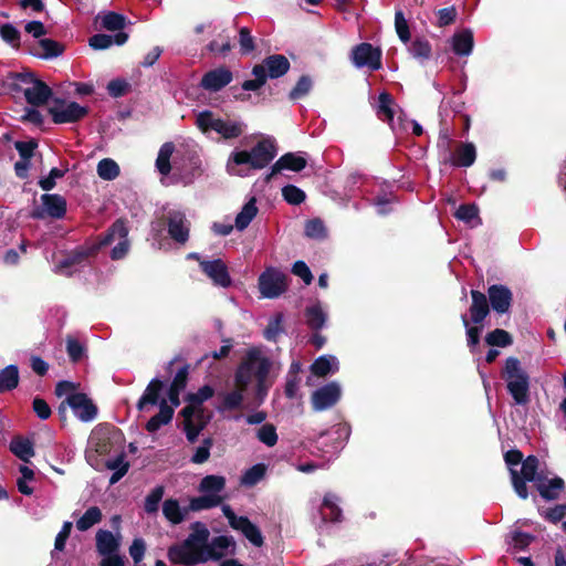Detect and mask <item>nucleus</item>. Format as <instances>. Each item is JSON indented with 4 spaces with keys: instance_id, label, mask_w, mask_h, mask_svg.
I'll return each mask as SVG.
<instances>
[{
    "instance_id": "nucleus-17",
    "label": "nucleus",
    "mask_w": 566,
    "mask_h": 566,
    "mask_svg": "<svg viewBox=\"0 0 566 566\" xmlns=\"http://www.w3.org/2000/svg\"><path fill=\"white\" fill-rule=\"evenodd\" d=\"M350 60L358 69L369 67L376 71L381 67V51L370 43H360L353 48Z\"/></svg>"
},
{
    "instance_id": "nucleus-50",
    "label": "nucleus",
    "mask_w": 566,
    "mask_h": 566,
    "mask_svg": "<svg viewBox=\"0 0 566 566\" xmlns=\"http://www.w3.org/2000/svg\"><path fill=\"white\" fill-rule=\"evenodd\" d=\"M283 314H275L269 322L268 327L264 329V337L270 342H275L283 333Z\"/></svg>"
},
{
    "instance_id": "nucleus-12",
    "label": "nucleus",
    "mask_w": 566,
    "mask_h": 566,
    "mask_svg": "<svg viewBox=\"0 0 566 566\" xmlns=\"http://www.w3.org/2000/svg\"><path fill=\"white\" fill-rule=\"evenodd\" d=\"M96 243L98 249L101 247L115 243L111 252V258L113 260H120L125 258L130 247L128 240V229L125 222L123 220L115 221L107 233Z\"/></svg>"
},
{
    "instance_id": "nucleus-36",
    "label": "nucleus",
    "mask_w": 566,
    "mask_h": 566,
    "mask_svg": "<svg viewBox=\"0 0 566 566\" xmlns=\"http://www.w3.org/2000/svg\"><path fill=\"white\" fill-rule=\"evenodd\" d=\"M10 451L24 462H28L34 455L32 442L22 437H15L12 439L10 442Z\"/></svg>"
},
{
    "instance_id": "nucleus-43",
    "label": "nucleus",
    "mask_w": 566,
    "mask_h": 566,
    "mask_svg": "<svg viewBox=\"0 0 566 566\" xmlns=\"http://www.w3.org/2000/svg\"><path fill=\"white\" fill-rule=\"evenodd\" d=\"M77 388H78V384L76 382H72V381H67V380H62V381H59L56 384V387H55V395L57 397H65V401H63L60 407H59V413H64L65 412V408L66 406L69 405V398L73 395H78L80 392L77 391Z\"/></svg>"
},
{
    "instance_id": "nucleus-48",
    "label": "nucleus",
    "mask_w": 566,
    "mask_h": 566,
    "mask_svg": "<svg viewBox=\"0 0 566 566\" xmlns=\"http://www.w3.org/2000/svg\"><path fill=\"white\" fill-rule=\"evenodd\" d=\"M101 23L103 28L109 31L123 32L122 30L125 27L126 19L124 15L118 14L116 12H107L101 17Z\"/></svg>"
},
{
    "instance_id": "nucleus-24",
    "label": "nucleus",
    "mask_w": 566,
    "mask_h": 566,
    "mask_svg": "<svg viewBox=\"0 0 566 566\" xmlns=\"http://www.w3.org/2000/svg\"><path fill=\"white\" fill-rule=\"evenodd\" d=\"M254 66L262 69L263 75H266V80L279 78L289 72L290 62L282 54H273L265 57L261 64H256Z\"/></svg>"
},
{
    "instance_id": "nucleus-21",
    "label": "nucleus",
    "mask_w": 566,
    "mask_h": 566,
    "mask_svg": "<svg viewBox=\"0 0 566 566\" xmlns=\"http://www.w3.org/2000/svg\"><path fill=\"white\" fill-rule=\"evenodd\" d=\"M67 407L72 409L74 416L82 422L93 421L97 416V407L83 392L71 396Z\"/></svg>"
},
{
    "instance_id": "nucleus-18",
    "label": "nucleus",
    "mask_w": 566,
    "mask_h": 566,
    "mask_svg": "<svg viewBox=\"0 0 566 566\" xmlns=\"http://www.w3.org/2000/svg\"><path fill=\"white\" fill-rule=\"evenodd\" d=\"M237 543L232 536L220 535L208 542L206 551L202 554V563L208 560H220L228 555H234Z\"/></svg>"
},
{
    "instance_id": "nucleus-51",
    "label": "nucleus",
    "mask_w": 566,
    "mask_h": 566,
    "mask_svg": "<svg viewBox=\"0 0 566 566\" xmlns=\"http://www.w3.org/2000/svg\"><path fill=\"white\" fill-rule=\"evenodd\" d=\"M256 438L266 447H274L277 442L276 429L271 423L261 426L256 431Z\"/></svg>"
},
{
    "instance_id": "nucleus-27",
    "label": "nucleus",
    "mask_w": 566,
    "mask_h": 566,
    "mask_svg": "<svg viewBox=\"0 0 566 566\" xmlns=\"http://www.w3.org/2000/svg\"><path fill=\"white\" fill-rule=\"evenodd\" d=\"M163 388V382L154 378L148 386L146 387L144 394L139 398L137 402V409L139 411H147L149 409V406H159V402L161 399H159V395Z\"/></svg>"
},
{
    "instance_id": "nucleus-16",
    "label": "nucleus",
    "mask_w": 566,
    "mask_h": 566,
    "mask_svg": "<svg viewBox=\"0 0 566 566\" xmlns=\"http://www.w3.org/2000/svg\"><path fill=\"white\" fill-rule=\"evenodd\" d=\"M286 289V275L275 268H268L259 277L260 293L266 298H275Z\"/></svg>"
},
{
    "instance_id": "nucleus-53",
    "label": "nucleus",
    "mask_w": 566,
    "mask_h": 566,
    "mask_svg": "<svg viewBox=\"0 0 566 566\" xmlns=\"http://www.w3.org/2000/svg\"><path fill=\"white\" fill-rule=\"evenodd\" d=\"M66 352L73 363L80 361L85 355V347L75 337L69 335L66 337Z\"/></svg>"
},
{
    "instance_id": "nucleus-9",
    "label": "nucleus",
    "mask_w": 566,
    "mask_h": 566,
    "mask_svg": "<svg viewBox=\"0 0 566 566\" xmlns=\"http://www.w3.org/2000/svg\"><path fill=\"white\" fill-rule=\"evenodd\" d=\"M196 125L203 133L214 132L223 139L240 137L247 128L242 120L221 118L211 111H202L196 116Z\"/></svg>"
},
{
    "instance_id": "nucleus-31",
    "label": "nucleus",
    "mask_w": 566,
    "mask_h": 566,
    "mask_svg": "<svg viewBox=\"0 0 566 566\" xmlns=\"http://www.w3.org/2000/svg\"><path fill=\"white\" fill-rule=\"evenodd\" d=\"M174 416L172 407L168 405L166 398H163L159 402V412L151 417L146 423L148 432H156L163 426L168 424Z\"/></svg>"
},
{
    "instance_id": "nucleus-20",
    "label": "nucleus",
    "mask_w": 566,
    "mask_h": 566,
    "mask_svg": "<svg viewBox=\"0 0 566 566\" xmlns=\"http://www.w3.org/2000/svg\"><path fill=\"white\" fill-rule=\"evenodd\" d=\"M202 272L213 282L214 285L227 289L231 286L232 280L228 272V266L221 259L200 260Z\"/></svg>"
},
{
    "instance_id": "nucleus-8",
    "label": "nucleus",
    "mask_w": 566,
    "mask_h": 566,
    "mask_svg": "<svg viewBox=\"0 0 566 566\" xmlns=\"http://www.w3.org/2000/svg\"><path fill=\"white\" fill-rule=\"evenodd\" d=\"M226 484L222 475L210 474L202 478L198 485L201 495L190 499V510L200 512L221 505L227 497L223 495Z\"/></svg>"
},
{
    "instance_id": "nucleus-42",
    "label": "nucleus",
    "mask_w": 566,
    "mask_h": 566,
    "mask_svg": "<svg viewBox=\"0 0 566 566\" xmlns=\"http://www.w3.org/2000/svg\"><path fill=\"white\" fill-rule=\"evenodd\" d=\"M306 323L312 329H321L324 327L327 314L319 304L312 305L305 312Z\"/></svg>"
},
{
    "instance_id": "nucleus-64",
    "label": "nucleus",
    "mask_w": 566,
    "mask_h": 566,
    "mask_svg": "<svg viewBox=\"0 0 566 566\" xmlns=\"http://www.w3.org/2000/svg\"><path fill=\"white\" fill-rule=\"evenodd\" d=\"M292 273L301 277L306 285L313 281V274L304 261H296L292 266Z\"/></svg>"
},
{
    "instance_id": "nucleus-46",
    "label": "nucleus",
    "mask_w": 566,
    "mask_h": 566,
    "mask_svg": "<svg viewBox=\"0 0 566 566\" xmlns=\"http://www.w3.org/2000/svg\"><path fill=\"white\" fill-rule=\"evenodd\" d=\"M97 175L103 180H114L119 175V166L111 158H104L97 164Z\"/></svg>"
},
{
    "instance_id": "nucleus-44",
    "label": "nucleus",
    "mask_w": 566,
    "mask_h": 566,
    "mask_svg": "<svg viewBox=\"0 0 566 566\" xmlns=\"http://www.w3.org/2000/svg\"><path fill=\"white\" fill-rule=\"evenodd\" d=\"M408 51L412 57L419 61H427L431 56V45L423 38H416L408 46Z\"/></svg>"
},
{
    "instance_id": "nucleus-35",
    "label": "nucleus",
    "mask_w": 566,
    "mask_h": 566,
    "mask_svg": "<svg viewBox=\"0 0 566 566\" xmlns=\"http://www.w3.org/2000/svg\"><path fill=\"white\" fill-rule=\"evenodd\" d=\"M105 465L108 470L113 471V474L109 478V484L117 483L128 471L129 463L126 460V454L120 452L113 459H108L105 462Z\"/></svg>"
},
{
    "instance_id": "nucleus-34",
    "label": "nucleus",
    "mask_w": 566,
    "mask_h": 566,
    "mask_svg": "<svg viewBox=\"0 0 566 566\" xmlns=\"http://www.w3.org/2000/svg\"><path fill=\"white\" fill-rule=\"evenodd\" d=\"M128 40V34L125 32H118L115 35L109 34H95L90 39V45L94 50H105L111 48L113 44L123 45Z\"/></svg>"
},
{
    "instance_id": "nucleus-23",
    "label": "nucleus",
    "mask_w": 566,
    "mask_h": 566,
    "mask_svg": "<svg viewBox=\"0 0 566 566\" xmlns=\"http://www.w3.org/2000/svg\"><path fill=\"white\" fill-rule=\"evenodd\" d=\"M233 78L232 72L224 67H218L207 72L201 78V86L210 92H218L227 86Z\"/></svg>"
},
{
    "instance_id": "nucleus-52",
    "label": "nucleus",
    "mask_w": 566,
    "mask_h": 566,
    "mask_svg": "<svg viewBox=\"0 0 566 566\" xmlns=\"http://www.w3.org/2000/svg\"><path fill=\"white\" fill-rule=\"evenodd\" d=\"M39 45L42 50L39 55L44 59L56 57L63 52V46L59 42L51 39H42L39 42Z\"/></svg>"
},
{
    "instance_id": "nucleus-29",
    "label": "nucleus",
    "mask_w": 566,
    "mask_h": 566,
    "mask_svg": "<svg viewBox=\"0 0 566 566\" xmlns=\"http://www.w3.org/2000/svg\"><path fill=\"white\" fill-rule=\"evenodd\" d=\"M41 202L48 216L55 219L64 217L66 212V201L62 196L56 193L42 195Z\"/></svg>"
},
{
    "instance_id": "nucleus-62",
    "label": "nucleus",
    "mask_w": 566,
    "mask_h": 566,
    "mask_svg": "<svg viewBox=\"0 0 566 566\" xmlns=\"http://www.w3.org/2000/svg\"><path fill=\"white\" fill-rule=\"evenodd\" d=\"M64 176V171L59 168H52L50 170L49 176L41 178L39 180V186L45 190L49 191L53 189L56 185V179H60Z\"/></svg>"
},
{
    "instance_id": "nucleus-59",
    "label": "nucleus",
    "mask_w": 566,
    "mask_h": 566,
    "mask_svg": "<svg viewBox=\"0 0 566 566\" xmlns=\"http://www.w3.org/2000/svg\"><path fill=\"white\" fill-rule=\"evenodd\" d=\"M311 88L312 80L308 76L303 75L300 77L294 88L290 92V98L294 101L300 99L304 97L306 94H308Z\"/></svg>"
},
{
    "instance_id": "nucleus-61",
    "label": "nucleus",
    "mask_w": 566,
    "mask_h": 566,
    "mask_svg": "<svg viewBox=\"0 0 566 566\" xmlns=\"http://www.w3.org/2000/svg\"><path fill=\"white\" fill-rule=\"evenodd\" d=\"M211 439H205L202 444L196 448L191 462L196 464L205 463L210 457Z\"/></svg>"
},
{
    "instance_id": "nucleus-10",
    "label": "nucleus",
    "mask_w": 566,
    "mask_h": 566,
    "mask_svg": "<svg viewBox=\"0 0 566 566\" xmlns=\"http://www.w3.org/2000/svg\"><path fill=\"white\" fill-rule=\"evenodd\" d=\"M471 295L470 319L467 314H462L461 319L467 331L468 345L473 348L479 343V335L482 331V325L480 326V324L489 315L490 310L486 296L483 293L472 291Z\"/></svg>"
},
{
    "instance_id": "nucleus-38",
    "label": "nucleus",
    "mask_w": 566,
    "mask_h": 566,
    "mask_svg": "<svg viewBox=\"0 0 566 566\" xmlns=\"http://www.w3.org/2000/svg\"><path fill=\"white\" fill-rule=\"evenodd\" d=\"M19 385V369L9 365L0 370V392L11 391Z\"/></svg>"
},
{
    "instance_id": "nucleus-63",
    "label": "nucleus",
    "mask_w": 566,
    "mask_h": 566,
    "mask_svg": "<svg viewBox=\"0 0 566 566\" xmlns=\"http://www.w3.org/2000/svg\"><path fill=\"white\" fill-rule=\"evenodd\" d=\"M145 552H146L145 541L143 538H135L129 546V555L136 565H138L143 560Z\"/></svg>"
},
{
    "instance_id": "nucleus-58",
    "label": "nucleus",
    "mask_w": 566,
    "mask_h": 566,
    "mask_svg": "<svg viewBox=\"0 0 566 566\" xmlns=\"http://www.w3.org/2000/svg\"><path fill=\"white\" fill-rule=\"evenodd\" d=\"M395 28L399 39L407 43L410 40V31L408 22L400 10L395 13Z\"/></svg>"
},
{
    "instance_id": "nucleus-57",
    "label": "nucleus",
    "mask_w": 566,
    "mask_h": 566,
    "mask_svg": "<svg viewBox=\"0 0 566 566\" xmlns=\"http://www.w3.org/2000/svg\"><path fill=\"white\" fill-rule=\"evenodd\" d=\"M252 75L255 77L254 80H247L243 82L242 88L244 91H258L266 83V75H263L261 67L253 66Z\"/></svg>"
},
{
    "instance_id": "nucleus-2",
    "label": "nucleus",
    "mask_w": 566,
    "mask_h": 566,
    "mask_svg": "<svg viewBox=\"0 0 566 566\" xmlns=\"http://www.w3.org/2000/svg\"><path fill=\"white\" fill-rule=\"evenodd\" d=\"M275 370V361L263 347L249 348L242 357L234 373V385L249 387L255 381L256 397L261 401L271 386L269 377Z\"/></svg>"
},
{
    "instance_id": "nucleus-41",
    "label": "nucleus",
    "mask_w": 566,
    "mask_h": 566,
    "mask_svg": "<svg viewBox=\"0 0 566 566\" xmlns=\"http://www.w3.org/2000/svg\"><path fill=\"white\" fill-rule=\"evenodd\" d=\"M103 514L99 507L91 506L85 513L76 521V528L81 532L90 530L95 524L102 521Z\"/></svg>"
},
{
    "instance_id": "nucleus-47",
    "label": "nucleus",
    "mask_w": 566,
    "mask_h": 566,
    "mask_svg": "<svg viewBox=\"0 0 566 566\" xmlns=\"http://www.w3.org/2000/svg\"><path fill=\"white\" fill-rule=\"evenodd\" d=\"M455 217L471 228L476 227L480 223L478 208L474 205L460 206L455 212Z\"/></svg>"
},
{
    "instance_id": "nucleus-7",
    "label": "nucleus",
    "mask_w": 566,
    "mask_h": 566,
    "mask_svg": "<svg viewBox=\"0 0 566 566\" xmlns=\"http://www.w3.org/2000/svg\"><path fill=\"white\" fill-rule=\"evenodd\" d=\"M12 92L23 93L25 101L32 106L44 105L52 96V90L31 73H14L7 80Z\"/></svg>"
},
{
    "instance_id": "nucleus-6",
    "label": "nucleus",
    "mask_w": 566,
    "mask_h": 566,
    "mask_svg": "<svg viewBox=\"0 0 566 566\" xmlns=\"http://www.w3.org/2000/svg\"><path fill=\"white\" fill-rule=\"evenodd\" d=\"M501 377L515 405L526 406L531 401V377L517 357L504 360Z\"/></svg>"
},
{
    "instance_id": "nucleus-40",
    "label": "nucleus",
    "mask_w": 566,
    "mask_h": 566,
    "mask_svg": "<svg viewBox=\"0 0 566 566\" xmlns=\"http://www.w3.org/2000/svg\"><path fill=\"white\" fill-rule=\"evenodd\" d=\"M249 387L237 386L232 391L226 392L222 398L221 409L233 410L241 407L244 400V392Z\"/></svg>"
},
{
    "instance_id": "nucleus-4",
    "label": "nucleus",
    "mask_w": 566,
    "mask_h": 566,
    "mask_svg": "<svg viewBox=\"0 0 566 566\" xmlns=\"http://www.w3.org/2000/svg\"><path fill=\"white\" fill-rule=\"evenodd\" d=\"M191 533L180 544L168 548V559L174 564L192 566L202 563V554L209 542L210 532L202 522L190 525Z\"/></svg>"
},
{
    "instance_id": "nucleus-15",
    "label": "nucleus",
    "mask_w": 566,
    "mask_h": 566,
    "mask_svg": "<svg viewBox=\"0 0 566 566\" xmlns=\"http://www.w3.org/2000/svg\"><path fill=\"white\" fill-rule=\"evenodd\" d=\"M221 510L233 530L241 532L254 546H262L263 537L256 525L245 516H238L228 504L222 505Z\"/></svg>"
},
{
    "instance_id": "nucleus-1",
    "label": "nucleus",
    "mask_w": 566,
    "mask_h": 566,
    "mask_svg": "<svg viewBox=\"0 0 566 566\" xmlns=\"http://www.w3.org/2000/svg\"><path fill=\"white\" fill-rule=\"evenodd\" d=\"M505 464L511 473L515 492L522 499L528 496L526 482H534L541 496L546 500H555L564 489V481L560 478L548 479L538 469V459L534 455L523 460L518 450H509L504 454Z\"/></svg>"
},
{
    "instance_id": "nucleus-60",
    "label": "nucleus",
    "mask_w": 566,
    "mask_h": 566,
    "mask_svg": "<svg viewBox=\"0 0 566 566\" xmlns=\"http://www.w3.org/2000/svg\"><path fill=\"white\" fill-rule=\"evenodd\" d=\"M0 35L4 42L10 44L11 46H19L20 43V32L15 27L10 23L3 24L0 27Z\"/></svg>"
},
{
    "instance_id": "nucleus-30",
    "label": "nucleus",
    "mask_w": 566,
    "mask_h": 566,
    "mask_svg": "<svg viewBox=\"0 0 566 566\" xmlns=\"http://www.w3.org/2000/svg\"><path fill=\"white\" fill-rule=\"evenodd\" d=\"M339 369V361L333 355H322L314 360L311 366L313 375L318 377H326L337 373Z\"/></svg>"
},
{
    "instance_id": "nucleus-11",
    "label": "nucleus",
    "mask_w": 566,
    "mask_h": 566,
    "mask_svg": "<svg viewBox=\"0 0 566 566\" xmlns=\"http://www.w3.org/2000/svg\"><path fill=\"white\" fill-rule=\"evenodd\" d=\"M395 107H396V104L388 93L382 92L379 94L376 112H377V116L381 120L387 122L394 132L407 130L409 127H411L412 133L416 136L422 135L423 129H422L421 125L419 123H417L416 120L402 119L401 116L399 115L398 123L396 124Z\"/></svg>"
},
{
    "instance_id": "nucleus-25",
    "label": "nucleus",
    "mask_w": 566,
    "mask_h": 566,
    "mask_svg": "<svg viewBox=\"0 0 566 566\" xmlns=\"http://www.w3.org/2000/svg\"><path fill=\"white\" fill-rule=\"evenodd\" d=\"M96 551L101 556L117 554L120 546V536L111 531L98 530L96 532Z\"/></svg>"
},
{
    "instance_id": "nucleus-3",
    "label": "nucleus",
    "mask_w": 566,
    "mask_h": 566,
    "mask_svg": "<svg viewBox=\"0 0 566 566\" xmlns=\"http://www.w3.org/2000/svg\"><path fill=\"white\" fill-rule=\"evenodd\" d=\"M276 154L275 139L263 137L251 150L234 148L227 159L226 171L234 177H249L252 171L265 168Z\"/></svg>"
},
{
    "instance_id": "nucleus-28",
    "label": "nucleus",
    "mask_w": 566,
    "mask_h": 566,
    "mask_svg": "<svg viewBox=\"0 0 566 566\" xmlns=\"http://www.w3.org/2000/svg\"><path fill=\"white\" fill-rule=\"evenodd\" d=\"M450 43L454 54L458 56H469L473 50V33L467 29L455 32Z\"/></svg>"
},
{
    "instance_id": "nucleus-19",
    "label": "nucleus",
    "mask_w": 566,
    "mask_h": 566,
    "mask_svg": "<svg viewBox=\"0 0 566 566\" xmlns=\"http://www.w3.org/2000/svg\"><path fill=\"white\" fill-rule=\"evenodd\" d=\"M340 395V385L337 381L328 382L313 392L311 398L313 409L323 411L332 408L339 400Z\"/></svg>"
},
{
    "instance_id": "nucleus-33",
    "label": "nucleus",
    "mask_w": 566,
    "mask_h": 566,
    "mask_svg": "<svg viewBox=\"0 0 566 566\" xmlns=\"http://www.w3.org/2000/svg\"><path fill=\"white\" fill-rule=\"evenodd\" d=\"M338 496L334 493H326L321 507L323 521L339 522L342 518V510L338 506Z\"/></svg>"
},
{
    "instance_id": "nucleus-37",
    "label": "nucleus",
    "mask_w": 566,
    "mask_h": 566,
    "mask_svg": "<svg viewBox=\"0 0 566 566\" xmlns=\"http://www.w3.org/2000/svg\"><path fill=\"white\" fill-rule=\"evenodd\" d=\"M258 213L255 198H251L235 217L234 226L239 231L248 228Z\"/></svg>"
},
{
    "instance_id": "nucleus-32",
    "label": "nucleus",
    "mask_w": 566,
    "mask_h": 566,
    "mask_svg": "<svg viewBox=\"0 0 566 566\" xmlns=\"http://www.w3.org/2000/svg\"><path fill=\"white\" fill-rule=\"evenodd\" d=\"M189 511H191L190 505L188 507H181L179 502L175 499H167L163 503V514L174 525L184 522Z\"/></svg>"
},
{
    "instance_id": "nucleus-55",
    "label": "nucleus",
    "mask_w": 566,
    "mask_h": 566,
    "mask_svg": "<svg viewBox=\"0 0 566 566\" xmlns=\"http://www.w3.org/2000/svg\"><path fill=\"white\" fill-rule=\"evenodd\" d=\"M284 200L291 205H300L305 200V192L294 185H287L282 188Z\"/></svg>"
},
{
    "instance_id": "nucleus-26",
    "label": "nucleus",
    "mask_w": 566,
    "mask_h": 566,
    "mask_svg": "<svg viewBox=\"0 0 566 566\" xmlns=\"http://www.w3.org/2000/svg\"><path fill=\"white\" fill-rule=\"evenodd\" d=\"M306 167V159L297 154L287 153L283 155L276 163L271 167V171L268 175V179H271L274 175L279 174L283 169L292 171H301Z\"/></svg>"
},
{
    "instance_id": "nucleus-39",
    "label": "nucleus",
    "mask_w": 566,
    "mask_h": 566,
    "mask_svg": "<svg viewBox=\"0 0 566 566\" xmlns=\"http://www.w3.org/2000/svg\"><path fill=\"white\" fill-rule=\"evenodd\" d=\"M175 151V145L170 142L161 145L156 159V168L163 176L171 171L170 158Z\"/></svg>"
},
{
    "instance_id": "nucleus-45",
    "label": "nucleus",
    "mask_w": 566,
    "mask_h": 566,
    "mask_svg": "<svg viewBox=\"0 0 566 566\" xmlns=\"http://www.w3.org/2000/svg\"><path fill=\"white\" fill-rule=\"evenodd\" d=\"M266 467L258 463L248 469L241 476V484L244 486H253L258 484L265 475Z\"/></svg>"
},
{
    "instance_id": "nucleus-5",
    "label": "nucleus",
    "mask_w": 566,
    "mask_h": 566,
    "mask_svg": "<svg viewBox=\"0 0 566 566\" xmlns=\"http://www.w3.org/2000/svg\"><path fill=\"white\" fill-rule=\"evenodd\" d=\"M438 161L441 167L467 168L474 164L476 149L472 143H455L447 128L439 133Z\"/></svg>"
},
{
    "instance_id": "nucleus-56",
    "label": "nucleus",
    "mask_w": 566,
    "mask_h": 566,
    "mask_svg": "<svg viewBox=\"0 0 566 566\" xmlns=\"http://www.w3.org/2000/svg\"><path fill=\"white\" fill-rule=\"evenodd\" d=\"M512 292L504 285H497V314L507 313L512 303Z\"/></svg>"
},
{
    "instance_id": "nucleus-14",
    "label": "nucleus",
    "mask_w": 566,
    "mask_h": 566,
    "mask_svg": "<svg viewBox=\"0 0 566 566\" xmlns=\"http://www.w3.org/2000/svg\"><path fill=\"white\" fill-rule=\"evenodd\" d=\"M49 113L55 124L74 123L87 114V108L76 102L54 98Z\"/></svg>"
},
{
    "instance_id": "nucleus-22",
    "label": "nucleus",
    "mask_w": 566,
    "mask_h": 566,
    "mask_svg": "<svg viewBox=\"0 0 566 566\" xmlns=\"http://www.w3.org/2000/svg\"><path fill=\"white\" fill-rule=\"evenodd\" d=\"M168 233L178 243H186L189 239L190 223L185 213L180 211H169L167 216Z\"/></svg>"
},
{
    "instance_id": "nucleus-49",
    "label": "nucleus",
    "mask_w": 566,
    "mask_h": 566,
    "mask_svg": "<svg viewBox=\"0 0 566 566\" xmlns=\"http://www.w3.org/2000/svg\"><path fill=\"white\" fill-rule=\"evenodd\" d=\"M305 235L311 239L322 240L326 238V228L321 219H312L305 223Z\"/></svg>"
},
{
    "instance_id": "nucleus-13",
    "label": "nucleus",
    "mask_w": 566,
    "mask_h": 566,
    "mask_svg": "<svg viewBox=\"0 0 566 566\" xmlns=\"http://www.w3.org/2000/svg\"><path fill=\"white\" fill-rule=\"evenodd\" d=\"M98 251L96 242H86L84 245L76 248L63 260L55 264L54 272L63 275H71L78 266L87 263L88 259L94 256Z\"/></svg>"
},
{
    "instance_id": "nucleus-54",
    "label": "nucleus",
    "mask_w": 566,
    "mask_h": 566,
    "mask_svg": "<svg viewBox=\"0 0 566 566\" xmlns=\"http://www.w3.org/2000/svg\"><path fill=\"white\" fill-rule=\"evenodd\" d=\"M165 490L164 486L158 485L145 499L144 509L147 513H156L158 511L159 502L163 500Z\"/></svg>"
}]
</instances>
